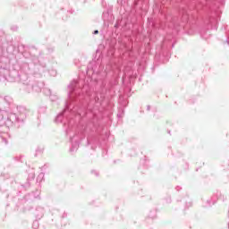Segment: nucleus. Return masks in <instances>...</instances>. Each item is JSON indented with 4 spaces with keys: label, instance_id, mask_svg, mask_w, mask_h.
<instances>
[{
    "label": "nucleus",
    "instance_id": "obj_9",
    "mask_svg": "<svg viewBox=\"0 0 229 229\" xmlns=\"http://www.w3.org/2000/svg\"><path fill=\"white\" fill-rule=\"evenodd\" d=\"M92 173H94V174H96V176L99 175V174L98 172H96V171H93Z\"/></svg>",
    "mask_w": 229,
    "mask_h": 229
},
{
    "label": "nucleus",
    "instance_id": "obj_6",
    "mask_svg": "<svg viewBox=\"0 0 229 229\" xmlns=\"http://www.w3.org/2000/svg\"><path fill=\"white\" fill-rule=\"evenodd\" d=\"M47 96H51V89H46Z\"/></svg>",
    "mask_w": 229,
    "mask_h": 229
},
{
    "label": "nucleus",
    "instance_id": "obj_7",
    "mask_svg": "<svg viewBox=\"0 0 229 229\" xmlns=\"http://www.w3.org/2000/svg\"><path fill=\"white\" fill-rule=\"evenodd\" d=\"M98 33H99V30H95V31L93 32L94 35H98Z\"/></svg>",
    "mask_w": 229,
    "mask_h": 229
},
{
    "label": "nucleus",
    "instance_id": "obj_1",
    "mask_svg": "<svg viewBox=\"0 0 229 229\" xmlns=\"http://www.w3.org/2000/svg\"><path fill=\"white\" fill-rule=\"evenodd\" d=\"M68 100L65 103V108L63 113L59 114L56 118L55 122L62 123V119H64V115L68 110H71V104L74 101H78V99H81L83 98V94H81V89L80 88V82L77 81H72L68 85Z\"/></svg>",
    "mask_w": 229,
    "mask_h": 229
},
{
    "label": "nucleus",
    "instance_id": "obj_5",
    "mask_svg": "<svg viewBox=\"0 0 229 229\" xmlns=\"http://www.w3.org/2000/svg\"><path fill=\"white\" fill-rule=\"evenodd\" d=\"M32 227L35 229L38 228V221L33 222Z\"/></svg>",
    "mask_w": 229,
    "mask_h": 229
},
{
    "label": "nucleus",
    "instance_id": "obj_3",
    "mask_svg": "<svg viewBox=\"0 0 229 229\" xmlns=\"http://www.w3.org/2000/svg\"><path fill=\"white\" fill-rule=\"evenodd\" d=\"M79 147H80V145L78 143H75V145L72 146V148L70 149V151H76V149H78Z\"/></svg>",
    "mask_w": 229,
    "mask_h": 229
},
{
    "label": "nucleus",
    "instance_id": "obj_10",
    "mask_svg": "<svg viewBox=\"0 0 229 229\" xmlns=\"http://www.w3.org/2000/svg\"><path fill=\"white\" fill-rule=\"evenodd\" d=\"M4 99H10V98L6 97V98H4Z\"/></svg>",
    "mask_w": 229,
    "mask_h": 229
},
{
    "label": "nucleus",
    "instance_id": "obj_8",
    "mask_svg": "<svg viewBox=\"0 0 229 229\" xmlns=\"http://www.w3.org/2000/svg\"><path fill=\"white\" fill-rule=\"evenodd\" d=\"M3 141H4L5 144H8V141L6 140V139L3 138Z\"/></svg>",
    "mask_w": 229,
    "mask_h": 229
},
{
    "label": "nucleus",
    "instance_id": "obj_11",
    "mask_svg": "<svg viewBox=\"0 0 229 229\" xmlns=\"http://www.w3.org/2000/svg\"><path fill=\"white\" fill-rule=\"evenodd\" d=\"M148 110H149V106H148Z\"/></svg>",
    "mask_w": 229,
    "mask_h": 229
},
{
    "label": "nucleus",
    "instance_id": "obj_2",
    "mask_svg": "<svg viewBox=\"0 0 229 229\" xmlns=\"http://www.w3.org/2000/svg\"><path fill=\"white\" fill-rule=\"evenodd\" d=\"M18 110L20 114L17 117V121L18 123H21L28 117V109H26V107H19Z\"/></svg>",
    "mask_w": 229,
    "mask_h": 229
},
{
    "label": "nucleus",
    "instance_id": "obj_4",
    "mask_svg": "<svg viewBox=\"0 0 229 229\" xmlns=\"http://www.w3.org/2000/svg\"><path fill=\"white\" fill-rule=\"evenodd\" d=\"M128 0H117V3H118V4H126V2H127Z\"/></svg>",
    "mask_w": 229,
    "mask_h": 229
}]
</instances>
